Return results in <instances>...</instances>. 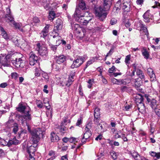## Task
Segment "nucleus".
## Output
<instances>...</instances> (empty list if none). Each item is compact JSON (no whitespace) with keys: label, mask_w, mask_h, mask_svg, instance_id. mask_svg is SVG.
Here are the masks:
<instances>
[{"label":"nucleus","mask_w":160,"mask_h":160,"mask_svg":"<svg viewBox=\"0 0 160 160\" xmlns=\"http://www.w3.org/2000/svg\"><path fill=\"white\" fill-rule=\"evenodd\" d=\"M103 1V8L101 6L96 7L94 8L96 17L102 21H104L107 17L108 13L106 11L110 9L112 0H104Z\"/></svg>","instance_id":"nucleus-1"},{"label":"nucleus","mask_w":160,"mask_h":160,"mask_svg":"<svg viewBox=\"0 0 160 160\" xmlns=\"http://www.w3.org/2000/svg\"><path fill=\"white\" fill-rule=\"evenodd\" d=\"M16 109L19 112L24 113L23 117L26 120L29 121L31 119V114H30L31 109L29 106H26L24 104L20 103Z\"/></svg>","instance_id":"nucleus-2"},{"label":"nucleus","mask_w":160,"mask_h":160,"mask_svg":"<svg viewBox=\"0 0 160 160\" xmlns=\"http://www.w3.org/2000/svg\"><path fill=\"white\" fill-rule=\"evenodd\" d=\"M35 50L38 52V54L41 56L46 57L48 55V49L42 43H37L35 47Z\"/></svg>","instance_id":"nucleus-3"},{"label":"nucleus","mask_w":160,"mask_h":160,"mask_svg":"<svg viewBox=\"0 0 160 160\" xmlns=\"http://www.w3.org/2000/svg\"><path fill=\"white\" fill-rule=\"evenodd\" d=\"M84 62V57L79 56L73 61L71 67L73 69L78 68L81 66Z\"/></svg>","instance_id":"nucleus-4"},{"label":"nucleus","mask_w":160,"mask_h":160,"mask_svg":"<svg viewBox=\"0 0 160 160\" xmlns=\"http://www.w3.org/2000/svg\"><path fill=\"white\" fill-rule=\"evenodd\" d=\"M25 61L22 58H16L12 61L13 64L17 68H23L24 66Z\"/></svg>","instance_id":"nucleus-5"},{"label":"nucleus","mask_w":160,"mask_h":160,"mask_svg":"<svg viewBox=\"0 0 160 160\" xmlns=\"http://www.w3.org/2000/svg\"><path fill=\"white\" fill-rule=\"evenodd\" d=\"M92 123H88L86 126L85 129V133L83 135V138H85V140H87L92 135L91 132L90 130L91 128Z\"/></svg>","instance_id":"nucleus-6"},{"label":"nucleus","mask_w":160,"mask_h":160,"mask_svg":"<svg viewBox=\"0 0 160 160\" xmlns=\"http://www.w3.org/2000/svg\"><path fill=\"white\" fill-rule=\"evenodd\" d=\"M11 57V55L8 54L7 55L1 54L0 55V60L1 63L3 65H6V64L10 62V59Z\"/></svg>","instance_id":"nucleus-7"},{"label":"nucleus","mask_w":160,"mask_h":160,"mask_svg":"<svg viewBox=\"0 0 160 160\" xmlns=\"http://www.w3.org/2000/svg\"><path fill=\"white\" fill-rule=\"evenodd\" d=\"M62 27V22L60 19L58 18L56 20V23L54 25V31L56 33H57L58 32L61 30Z\"/></svg>","instance_id":"nucleus-8"},{"label":"nucleus","mask_w":160,"mask_h":160,"mask_svg":"<svg viewBox=\"0 0 160 160\" xmlns=\"http://www.w3.org/2000/svg\"><path fill=\"white\" fill-rule=\"evenodd\" d=\"M149 12V10L147 11L143 15L144 21L146 22H149L151 20L153 19V16Z\"/></svg>","instance_id":"nucleus-9"},{"label":"nucleus","mask_w":160,"mask_h":160,"mask_svg":"<svg viewBox=\"0 0 160 160\" xmlns=\"http://www.w3.org/2000/svg\"><path fill=\"white\" fill-rule=\"evenodd\" d=\"M38 59V57L35 54H31L29 58L30 65L31 66L34 65L37 62Z\"/></svg>","instance_id":"nucleus-10"},{"label":"nucleus","mask_w":160,"mask_h":160,"mask_svg":"<svg viewBox=\"0 0 160 160\" xmlns=\"http://www.w3.org/2000/svg\"><path fill=\"white\" fill-rule=\"evenodd\" d=\"M37 145L33 144L30 146L27 147V151L29 155H35V152L36 151Z\"/></svg>","instance_id":"nucleus-11"},{"label":"nucleus","mask_w":160,"mask_h":160,"mask_svg":"<svg viewBox=\"0 0 160 160\" xmlns=\"http://www.w3.org/2000/svg\"><path fill=\"white\" fill-rule=\"evenodd\" d=\"M55 59L57 63L60 64L64 63L66 61V57L63 55H59L56 56Z\"/></svg>","instance_id":"nucleus-12"},{"label":"nucleus","mask_w":160,"mask_h":160,"mask_svg":"<svg viewBox=\"0 0 160 160\" xmlns=\"http://www.w3.org/2000/svg\"><path fill=\"white\" fill-rule=\"evenodd\" d=\"M111 81L112 83L114 84L118 85L124 84L126 85L127 84V82L123 79L118 80L115 78H112Z\"/></svg>","instance_id":"nucleus-13"},{"label":"nucleus","mask_w":160,"mask_h":160,"mask_svg":"<svg viewBox=\"0 0 160 160\" xmlns=\"http://www.w3.org/2000/svg\"><path fill=\"white\" fill-rule=\"evenodd\" d=\"M130 2L124 0L122 4V9L124 12H128L130 10Z\"/></svg>","instance_id":"nucleus-14"},{"label":"nucleus","mask_w":160,"mask_h":160,"mask_svg":"<svg viewBox=\"0 0 160 160\" xmlns=\"http://www.w3.org/2000/svg\"><path fill=\"white\" fill-rule=\"evenodd\" d=\"M72 75H70L68 78V80L65 83V85L68 86H70L72 84V82L74 81L73 77L75 74V72H72Z\"/></svg>","instance_id":"nucleus-15"},{"label":"nucleus","mask_w":160,"mask_h":160,"mask_svg":"<svg viewBox=\"0 0 160 160\" xmlns=\"http://www.w3.org/2000/svg\"><path fill=\"white\" fill-rule=\"evenodd\" d=\"M42 131L41 128H38L35 129L34 131H33L31 134L37 137H40L41 135H42Z\"/></svg>","instance_id":"nucleus-16"},{"label":"nucleus","mask_w":160,"mask_h":160,"mask_svg":"<svg viewBox=\"0 0 160 160\" xmlns=\"http://www.w3.org/2000/svg\"><path fill=\"white\" fill-rule=\"evenodd\" d=\"M73 17L75 18L78 17V19H80L82 17H85L84 15H81V14L80 10L78 8H76L75 11L73 14Z\"/></svg>","instance_id":"nucleus-17"},{"label":"nucleus","mask_w":160,"mask_h":160,"mask_svg":"<svg viewBox=\"0 0 160 160\" xmlns=\"http://www.w3.org/2000/svg\"><path fill=\"white\" fill-rule=\"evenodd\" d=\"M135 25L136 26V29L138 30H142L145 27V25L142 23V22L139 21L135 23Z\"/></svg>","instance_id":"nucleus-18"},{"label":"nucleus","mask_w":160,"mask_h":160,"mask_svg":"<svg viewBox=\"0 0 160 160\" xmlns=\"http://www.w3.org/2000/svg\"><path fill=\"white\" fill-rule=\"evenodd\" d=\"M50 135V138L52 142H57L59 140V137L54 132H51Z\"/></svg>","instance_id":"nucleus-19"},{"label":"nucleus","mask_w":160,"mask_h":160,"mask_svg":"<svg viewBox=\"0 0 160 160\" xmlns=\"http://www.w3.org/2000/svg\"><path fill=\"white\" fill-rule=\"evenodd\" d=\"M32 137L31 139V140L33 144L37 145V143L39 140V137H37L35 135L32 134Z\"/></svg>","instance_id":"nucleus-20"},{"label":"nucleus","mask_w":160,"mask_h":160,"mask_svg":"<svg viewBox=\"0 0 160 160\" xmlns=\"http://www.w3.org/2000/svg\"><path fill=\"white\" fill-rule=\"evenodd\" d=\"M16 124L13 120L10 119L6 122L5 126L7 128H12Z\"/></svg>","instance_id":"nucleus-21"},{"label":"nucleus","mask_w":160,"mask_h":160,"mask_svg":"<svg viewBox=\"0 0 160 160\" xmlns=\"http://www.w3.org/2000/svg\"><path fill=\"white\" fill-rule=\"evenodd\" d=\"M0 31L1 32V35L2 36L6 39H9V37L6 32L4 30L3 28L2 27H0Z\"/></svg>","instance_id":"nucleus-22"},{"label":"nucleus","mask_w":160,"mask_h":160,"mask_svg":"<svg viewBox=\"0 0 160 160\" xmlns=\"http://www.w3.org/2000/svg\"><path fill=\"white\" fill-rule=\"evenodd\" d=\"M19 141L16 139H13V140H10L8 142L7 146L9 147L12 145H17Z\"/></svg>","instance_id":"nucleus-23"},{"label":"nucleus","mask_w":160,"mask_h":160,"mask_svg":"<svg viewBox=\"0 0 160 160\" xmlns=\"http://www.w3.org/2000/svg\"><path fill=\"white\" fill-rule=\"evenodd\" d=\"M6 21L8 22H12L14 21L13 18L11 14H6L5 17Z\"/></svg>","instance_id":"nucleus-24"},{"label":"nucleus","mask_w":160,"mask_h":160,"mask_svg":"<svg viewBox=\"0 0 160 160\" xmlns=\"http://www.w3.org/2000/svg\"><path fill=\"white\" fill-rule=\"evenodd\" d=\"M131 155L132 157L136 160H140L141 157H142L138 155L137 152H135L131 153Z\"/></svg>","instance_id":"nucleus-25"},{"label":"nucleus","mask_w":160,"mask_h":160,"mask_svg":"<svg viewBox=\"0 0 160 160\" xmlns=\"http://www.w3.org/2000/svg\"><path fill=\"white\" fill-rule=\"evenodd\" d=\"M56 17V14L53 11H50L49 12L48 16V19L51 21H53L54 19Z\"/></svg>","instance_id":"nucleus-26"},{"label":"nucleus","mask_w":160,"mask_h":160,"mask_svg":"<svg viewBox=\"0 0 160 160\" xmlns=\"http://www.w3.org/2000/svg\"><path fill=\"white\" fill-rule=\"evenodd\" d=\"M137 75L141 79H144L145 76L142 71L140 69H138L136 71Z\"/></svg>","instance_id":"nucleus-27"},{"label":"nucleus","mask_w":160,"mask_h":160,"mask_svg":"<svg viewBox=\"0 0 160 160\" xmlns=\"http://www.w3.org/2000/svg\"><path fill=\"white\" fill-rule=\"evenodd\" d=\"M150 106L152 109H155L157 106V101L154 99L151 100L150 102Z\"/></svg>","instance_id":"nucleus-28"},{"label":"nucleus","mask_w":160,"mask_h":160,"mask_svg":"<svg viewBox=\"0 0 160 160\" xmlns=\"http://www.w3.org/2000/svg\"><path fill=\"white\" fill-rule=\"evenodd\" d=\"M149 153L152 157H156L157 159L160 158V152L156 153L153 151H151L149 152Z\"/></svg>","instance_id":"nucleus-29"},{"label":"nucleus","mask_w":160,"mask_h":160,"mask_svg":"<svg viewBox=\"0 0 160 160\" xmlns=\"http://www.w3.org/2000/svg\"><path fill=\"white\" fill-rule=\"evenodd\" d=\"M13 24L16 28L19 29L22 32H23V29L21 28L22 26L21 23L15 22L14 21L13 22Z\"/></svg>","instance_id":"nucleus-30"},{"label":"nucleus","mask_w":160,"mask_h":160,"mask_svg":"<svg viewBox=\"0 0 160 160\" xmlns=\"http://www.w3.org/2000/svg\"><path fill=\"white\" fill-rule=\"evenodd\" d=\"M48 154L50 156H51L52 157L48 159L47 160H52L55 158V156L54 151H49Z\"/></svg>","instance_id":"nucleus-31"},{"label":"nucleus","mask_w":160,"mask_h":160,"mask_svg":"<svg viewBox=\"0 0 160 160\" xmlns=\"http://www.w3.org/2000/svg\"><path fill=\"white\" fill-rule=\"evenodd\" d=\"M32 21L35 25H38L40 22V21L39 18L36 17H35L33 18Z\"/></svg>","instance_id":"nucleus-32"},{"label":"nucleus","mask_w":160,"mask_h":160,"mask_svg":"<svg viewBox=\"0 0 160 160\" xmlns=\"http://www.w3.org/2000/svg\"><path fill=\"white\" fill-rule=\"evenodd\" d=\"M78 20L83 25H86L88 23L89 20H85V19H84V18L82 19V18H80V19H78Z\"/></svg>","instance_id":"nucleus-33"},{"label":"nucleus","mask_w":160,"mask_h":160,"mask_svg":"<svg viewBox=\"0 0 160 160\" xmlns=\"http://www.w3.org/2000/svg\"><path fill=\"white\" fill-rule=\"evenodd\" d=\"M12 41L14 44V45L18 47L20 44V41L17 38H15L12 39Z\"/></svg>","instance_id":"nucleus-34"},{"label":"nucleus","mask_w":160,"mask_h":160,"mask_svg":"<svg viewBox=\"0 0 160 160\" xmlns=\"http://www.w3.org/2000/svg\"><path fill=\"white\" fill-rule=\"evenodd\" d=\"M96 110H98V108H96L94 110V118H100V112H97Z\"/></svg>","instance_id":"nucleus-35"},{"label":"nucleus","mask_w":160,"mask_h":160,"mask_svg":"<svg viewBox=\"0 0 160 160\" xmlns=\"http://www.w3.org/2000/svg\"><path fill=\"white\" fill-rule=\"evenodd\" d=\"M142 82L141 81H138L135 79V86L136 88H139L141 85Z\"/></svg>","instance_id":"nucleus-36"},{"label":"nucleus","mask_w":160,"mask_h":160,"mask_svg":"<svg viewBox=\"0 0 160 160\" xmlns=\"http://www.w3.org/2000/svg\"><path fill=\"white\" fill-rule=\"evenodd\" d=\"M110 155L112 157V158L114 160H116L118 156L116 153L114 151H112L110 152Z\"/></svg>","instance_id":"nucleus-37"},{"label":"nucleus","mask_w":160,"mask_h":160,"mask_svg":"<svg viewBox=\"0 0 160 160\" xmlns=\"http://www.w3.org/2000/svg\"><path fill=\"white\" fill-rule=\"evenodd\" d=\"M41 71L37 68H36L35 70V76L39 77L40 76Z\"/></svg>","instance_id":"nucleus-38"},{"label":"nucleus","mask_w":160,"mask_h":160,"mask_svg":"<svg viewBox=\"0 0 160 160\" xmlns=\"http://www.w3.org/2000/svg\"><path fill=\"white\" fill-rule=\"evenodd\" d=\"M142 54L146 59L148 58L149 54L146 49H144L142 51Z\"/></svg>","instance_id":"nucleus-39"},{"label":"nucleus","mask_w":160,"mask_h":160,"mask_svg":"<svg viewBox=\"0 0 160 160\" xmlns=\"http://www.w3.org/2000/svg\"><path fill=\"white\" fill-rule=\"evenodd\" d=\"M49 46L52 50L55 52H56L57 46H56V45H53L51 44H49Z\"/></svg>","instance_id":"nucleus-40"},{"label":"nucleus","mask_w":160,"mask_h":160,"mask_svg":"<svg viewBox=\"0 0 160 160\" xmlns=\"http://www.w3.org/2000/svg\"><path fill=\"white\" fill-rule=\"evenodd\" d=\"M94 80L93 79H90L88 81V88H90L92 87V85L93 83Z\"/></svg>","instance_id":"nucleus-41"},{"label":"nucleus","mask_w":160,"mask_h":160,"mask_svg":"<svg viewBox=\"0 0 160 160\" xmlns=\"http://www.w3.org/2000/svg\"><path fill=\"white\" fill-rule=\"evenodd\" d=\"M49 27L50 25L48 24L46 25L45 27L43 29L42 31L48 33L49 32Z\"/></svg>","instance_id":"nucleus-42"},{"label":"nucleus","mask_w":160,"mask_h":160,"mask_svg":"<svg viewBox=\"0 0 160 160\" xmlns=\"http://www.w3.org/2000/svg\"><path fill=\"white\" fill-rule=\"evenodd\" d=\"M12 128V131L14 133H16L18 129L17 124V123L15 124V125Z\"/></svg>","instance_id":"nucleus-43"},{"label":"nucleus","mask_w":160,"mask_h":160,"mask_svg":"<svg viewBox=\"0 0 160 160\" xmlns=\"http://www.w3.org/2000/svg\"><path fill=\"white\" fill-rule=\"evenodd\" d=\"M11 76L12 78L16 79L19 76V75L17 73L14 72L11 73Z\"/></svg>","instance_id":"nucleus-44"},{"label":"nucleus","mask_w":160,"mask_h":160,"mask_svg":"<svg viewBox=\"0 0 160 160\" xmlns=\"http://www.w3.org/2000/svg\"><path fill=\"white\" fill-rule=\"evenodd\" d=\"M0 144L4 146H7L8 144V142L6 141L5 140L1 139H0Z\"/></svg>","instance_id":"nucleus-45"},{"label":"nucleus","mask_w":160,"mask_h":160,"mask_svg":"<svg viewBox=\"0 0 160 160\" xmlns=\"http://www.w3.org/2000/svg\"><path fill=\"white\" fill-rule=\"evenodd\" d=\"M79 7L82 9H84L86 8L85 2H80L79 4Z\"/></svg>","instance_id":"nucleus-46"},{"label":"nucleus","mask_w":160,"mask_h":160,"mask_svg":"<svg viewBox=\"0 0 160 160\" xmlns=\"http://www.w3.org/2000/svg\"><path fill=\"white\" fill-rule=\"evenodd\" d=\"M150 79L151 81H155L156 80L155 75L154 72L150 75Z\"/></svg>","instance_id":"nucleus-47"},{"label":"nucleus","mask_w":160,"mask_h":160,"mask_svg":"<svg viewBox=\"0 0 160 160\" xmlns=\"http://www.w3.org/2000/svg\"><path fill=\"white\" fill-rule=\"evenodd\" d=\"M67 128L64 126H61L59 128V130L60 132L64 133L67 130Z\"/></svg>","instance_id":"nucleus-48"},{"label":"nucleus","mask_w":160,"mask_h":160,"mask_svg":"<svg viewBox=\"0 0 160 160\" xmlns=\"http://www.w3.org/2000/svg\"><path fill=\"white\" fill-rule=\"evenodd\" d=\"M130 55H129L127 56L125 58V62L127 64L129 63V61L130 60Z\"/></svg>","instance_id":"nucleus-49"},{"label":"nucleus","mask_w":160,"mask_h":160,"mask_svg":"<svg viewBox=\"0 0 160 160\" xmlns=\"http://www.w3.org/2000/svg\"><path fill=\"white\" fill-rule=\"evenodd\" d=\"M100 120V118H94V123L97 125H100V124L99 123Z\"/></svg>","instance_id":"nucleus-50"},{"label":"nucleus","mask_w":160,"mask_h":160,"mask_svg":"<svg viewBox=\"0 0 160 160\" xmlns=\"http://www.w3.org/2000/svg\"><path fill=\"white\" fill-rule=\"evenodd\" d=\"M40 37L41 38H45L47 37V35L48 34V33H47L45 32H44L42 31L40 33Z\"/></svg>","instance_id":"nucleus-51"},{"label":"nucleus","mask_w":160,"mask_h":160,"mask_svg":"<svg viewBox=\"0 0 160 160\" xmlns=\"http://www.w3.org/2000/svg\"><path fill=\"white\" fill-rule=\"evenodd\" d=\"M60 37H57V39L56 40V46H58L60 44L62 43V40L60 39H61Z\"/></svg>","instance_id":"nucleus-52"},{"label":"nucleus","mask_w":160,"mask_h":160,"mask_svg":"<svg viewBox=\"0 0 160 160\" xmlns=\"http://www.w3.org/2000/svg\"><path fill=\"white\" fill-rule=\"evenodd\" d=\"M121 132H117L116 133L115 135L114 136V137L115 138L117 139L118 138H121Z\"/></svg>","instance_id":"nucleus-53"},{"label":"nucleus","mask_w":160,"mask_h":160,"mask_svg":"<svg viewBox=\"0 0 160 160\" xmlns=\"http://www.w3.org/2000/svg\"><path fill=\"white\" fill-rule=\"evenodd\" d=\"M117 22V20L115 18H112L110 21V24L113 25L116 24Z\"/></svg>","instance_id":"nucleus-54"},{"label":"nucleus","mask_w":160,"mask_h":160,"mask_svg":"<svg viewBox=\"0 0 160 160\" xmlns=\"http://www.w3.org/2000/svg\"><path fill=\"white\" fill-rule=\"evenodd\" d=\"M113 47H112V48L109 51V52L107 53V55H106V57H107L108 56H109L111 55L112 53L113 52Z\"/></svg>","instance_id":"nucleus-55"},{"label":"nucleus","mask_w":160,"mask_h":160,"mask_svg":"<svg viewBox=\"0 0 160 160\" xmlns=\"http://www.w3.org/2000/svg\"><path fill=\"white\" fill-rule=\"evenodd\" d=\"M121 138H122L123 140V141L124 142H127L128 141V139H127V137L125 136V135L124 134H121Z\"/></svg>","instance_id":"nucleus-56"},{"label":"nucleus","mask_w":160,"mask_h":160,"mask_svg":"<svg viewBox=\"0 0 160 160\" xmlns=\"http://www.w3.org/2000/svg\"><path fill=\"white\" fill-rule=\"evenodd\" d=\"M36 104L37 107L39 108H42L43 107V103L40 102V101H38L37 102Z\"/></svg>","instance_id":"nucleus-57"},{"label":"nucleus","mask_w":160,"mask_h":160,"mask_svg":"<svg viewBox=\"0 0 160 160\" xmlns=\"http://www.w3.org/2000/svg\"><path fill=\"white\" fill-rule=\"evenodd\" d=\"M115 67L114 66H113L111 68H109L108 70V72L110 73H112L113 72L115 71Z\"/></svg>","instance_id":"nucleus-58"},{"label":"nucleus","mask_w":160,"mask_h":160,"mask_svg":"<svg viewBox=\"0 0 160 160\" xmlns=\"http://www.w3.org/2000/svg\"><path fill=\"white\" fill-rule=\"evenodd\" d=\"M153 72V71L151 68H149L148 69L147 73L149 75H150Z\"/></svg>","instance_id":"nucleus-59"},{"label":"nucleus","mask_w":160,"mask_h":160,"mask_svg":"<svg viewBox=\"0 0 160 160\" xmlns=\"http://www.w3.org/2000/svg\"><path fill=\"white\" fill-rule=\"evenodd\" d=\"M132 107V106L131 105H126L124 106V110L126 111H128Z\"/></svg>","instance_id":"nucleus-60"},{"label":"nucleus","mask_w":160,"mask_h":160,"mask_svg":"<svg viewBox=\"0 0 160 160\" xmlns=\"http://www.w3.org/2000/svg\"><path fill=\"white\" fill-rule=\"evenodd\" d=\"M142 30L143 31V32H144V34L146 35L147 37H148L149 35V33L147 28L145 27Z\"/></svg>","instance_id":"nucleus-61"},{"label":"nucleus","mask_w":160,"mask_h":160,"mask_svg":"<svg viewBox=\"0 0 160 160\" xmlns=\"http://www.w3.org/2000/svg\"><path fill=\"white\" fill-rule=\"evenodd\" d=\"M98 57L97 56H96L94 57H93L92 58H91L90 59V60H91V61L92 62L97 61V60H98Z\"/></svg>","instance_id":"nucleus-62"},{"label":"nucleus","mask_w":160,"mask_h":160,"mask_svg":"<svg viewBox=\"0 0 160 160\" xmlns=\"http://www.w3.org/2000/svg\"><path fill=\"white\" fill-rule=\"evenodd\" d=\"M76 138L72 137L69 138H68V141H69L71 143L73 142L74 141H76Z\"/></svg>","instance_id":"nucleus-63"},{"label":"nucleus","mask_w":160,"mask_h":160,"mask_svg":"<svg viewBox=\"0 0 160 160\" xmlns=\"http://www.w3.org/2000/svg\"><path fill=\"white\" fill-rule=\"evenodd\" d=\"M34 156V155H29L27 160H35L34 158L33 157Z\"/></svg>","instance_id":"nucleus-64"}]
</instances>
